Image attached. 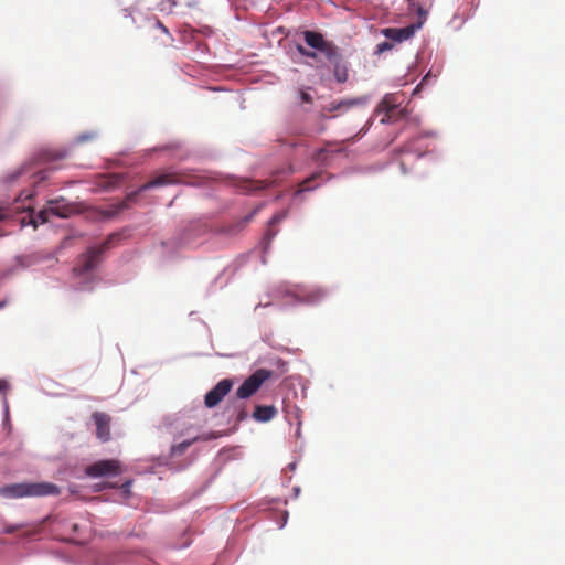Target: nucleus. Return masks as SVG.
Wrapping results in <instances>:
<instances>
[{
    "label": "nucleus",
    "instance_id": "f257e3e1",
    "mask_svg": "<svg viewBox=\"0 0 565 565\" xmlns=\"http://www.w3.org/2000/svg\"><path fill=\"white\" fill-rule=\"evenodd\" d=\"M306 44L312 49L308 50L302 45L297 46V51L307 58L318 60V52L333 67V75L338 83L343 84L349 79V67L344 61L340 47L332 41L326 40L323 34L317 31L306 30L302 32Z\"/></svg>",
    "mask_w": 565,
    "mask_h": 565
},
{
    "label": "nucleus",
    "instance_id": "f03ea898",
    "mask_svg": "<svg viewBox=\"0 0 565 565\" xmlns=\"http://www.w3.org/2000/svg\"><path fill=\"white\" fill-rule=\"evenodd\" d=\"M60 488L52 482H21L0 487V495L8 499H20L26 497L58 495Z\"/></svg>",
    "mask_w": 565,
    "mask_h": 565
},
{
    "label": "nucleus",
    "instance_id": "7ed1b4c3",
    "mask_svg": "<svg viewBox=\"0 0 565 565\" xmlns=\"http://www.w3.org/2000/svg\"><path fill=\"white\" fill-rule=\"evenodd\" d=\"M403 96L398 93L386 94L375 108V114L382 115L381 124H394L406 117L402 108Z\"/></svg>",
    "mask_w": 565,
    "mask_h": 565
},
{
    "label": "nucleus",
    "instance_id": "20e7f679",
    "mask_svg": "<svg viewBox=\"0 0 565 565\" xmlns=\"http://www.w3.org/2000/svg\"><path fill=\"white\" fill-rule=\"evenodd\" d=\"M115 239H118V235L116 234L110 235L100 246L89 248L87 253L83 255L81 263L75 267V273L84 275L93 270L99 263L100 254L109 249Z\"/></svg>",
    "mask_w": 565,
    "mask_h": 565
},
{
    "label": "nucleus",
    "instance_id": "39448f33",
    "mask_svg": "<svg viewBox=\"0 0 565 565\" xmlns=\"http://www.w3.org/2000/svg\"><path fill=\"white\" fill-rule=\"evenodd\" d=\"M274 372L267 369H258L250 376H248L243 384L237 388L236 396L241 399H246L253 396L260 386L269 379Z\"/></svg>",
    "mask_w": 565,
    "mask_h": 565
},
{
    "label": "nucleus",
    "instance_id": "423d86ee",
    "mask_svg": "<svg viewBox=\"0 0 565 565\" xmlns=\"http://www.w3.org/2000/svg\"><path fill=\"white\" fill-rule=\"evenodd\" d=\"M73 213H75V206L66 202L64 198L51 200L47 202V206L39 212L36 220H34V226H36L38 221L41 223L49 222L50 214L66 218L70 217Z\"/></svg>",
    "mask_w": 565,
    "mask_h": 565
},
{
    "label": "nucleus",
    "instance_id": "0eeeda50",
    "mask_svg": "<svg viewBox=\"0 0 565 565\" xmlns=\"http://www.w3.org/2000/svg\"><path fill=\"white\" fill-rule=\"evenodd\" d=\"M120 471V463L116 459L99 460L85 469V473L92 478L117 476Z\"/></svg>",
    "mask_w": 565,
    "mask_h": 565
},
{
    "label": "nucleus",
    "instance_id": "6e6552de",
    "mask_svg": "<svg viewBox=\"0 0 565 565\" xmlns=\"http://www.w3.org/2000/svg\"><path fill=\"white\" fill-rule=\"evenodd\" d=\"M233 381L231 379L221 380L211 391H209L204 398V404L209 408L218 405L223 398L231 392Z\"/></svg>",
    "mask_w": 565,
    "mask_h": 565
},
{
    "label": "nucleus",
    "instance_id": "1a4fd4ad",
    "mask_svg": "<svg viewBox=\"0 0 565 565\" xmlns=\"http://www.w3.org/2000/svg\"><path fill=\"white\" fill-rule=\"evenodd\" d=\"M177 182H178L177 174H174L172 172L162 173V174L156 177L153 180H151V181L145 183L143 185H141L137 191L128 194L127 200L128 201H134L136 199V196L140 192H143V191L149 190L151 188L164 186V185H169V184H174Z\"/></svg>",
    "mask_w": 565,
    "mask_h": 565
},
{
    "label": "nucleus",
    "instance_id": "9d476101",
    "mask_svg": "<svg viewBox=\"0 0 565 565\" xmlns=\"http://www.w3.org/2000/svg\"><path fill=\"white\" fill-rule=\"evenodd\" d=\"M92 418L96 426L97 438L103 443L108 441L110 439V416L106 413L94 412Z\"/></svg>",
    "mask_w": 565,
    "mask_h": 565
},
{
    "label": "nucleus",
    "instance_id": "9b49d317",
    "mask_svg": "<svg viewBox=\"0 0 565 565\" xmlns=\"http://www.w3.org/2000/svg\"><path fill=\"white\" fill-rule=\"evenodd\" d=\"M420 25L416 26L413 24L405 28H386L382 31V33L386 39L395 42H403L411 39L414 35L416 29Z\"/></svg>",
    "mask_w": 565,
    "mask_h": 565
},
{
    "label": "nucleus",
    "instance_id": "f8f14e48",
    "mask_svg": "<svg viewBox=\"0 0 565 565\" xmlns=\"http://www.w3.org/2000/svg\"><path fill=\"white\" fill-rule=\"evenodd\" d=\"M278 411L274 405H257L254 409L253 417L257 422H269L276 415Z\"/></svg>",
    "mask_w": 565,
    "mask_h": 565
},
{
    "label": "nucleus",
    "instance_id": "ddd939ff",
    "mask_svg": "<svg viewBox=\"0 0 565 565\" xmlns=\"http://www.w3.org/2000/svg\"><path fill=\"white\" fill-rule=\"evenodd\" d=\"M327 295L328 292L326 289L321 287H312L301 294V300L310 305H316L322 301Z\"/></svg>",
    "mask_w": 565,
    "mask_h": 565
},
{
    "label": "nucleus",
    "instance_id": "4468645a",
    "mask_svg": "<svg viewBox=\"0 0 565 565\" xmlns=\"http://www.w3.org/2000/svg\"><path fill=\"white\" fill-rule=\"evenodd\" d=\"M364 103H366V98L365 97L343 99V100H340V102H332L327 107V110L328 111H342V110L344 111V110H348L349 108H351L353 106H356V105H360V104H364Z\"/></svg>",
    "mask_w": 565,
    "mask_h": 565
},
{
    "label": "nucleus",
    "instance_id": "2eb2a0df",
    "mask_svg": "<svg viewBox=\"0 0 565 565\" xmlns=\"http://www.w3.org/2000/svg\"><path fill=\"white\" fill-rule=\"evenodd\" d=\"M285 217V214H276L274 215L269 222H268V228L264 235V241L267 243V244H270V242L274 239V237L276 236L277 234V231H274L273 230V226L278 224L279 222H281Z\"/></svg>",
    "mask_w": 565,
    "mask_h": 565
},
{
    "label": "nucleus",
    "instance_id": "dca6fc26",
    "mask_svg": "<svg viewBox=\"0 0 565 565\" xmlns=\"http://www.w3.org/2000/svg\"><path fill=\"white\" fill-rule=\"evenodd\" d=\"M256 212L257 210L253 211L250 214L243 217L237 223L233 224L232 226H228L224 232L231 235L241 232L247 225V223L252 221Z\"/></svg>",
    "mask_w": 565,
    "mask_h": 565
},
{
    "label": "nucleus",
    "instance_id": "f3484780",
    "mask_svg": "<svg viewBox=\"0 0 565 565\" xmlns=\"http://www.w3.org/2000/svg\"><path fill=\"white\" fill-rule=\"evenodd\" d=\"M276 182H277L276 178L271 179L270 181H267V180H265V181H247L246 189L248 191L262 190L269 185H274Z\"/></svg>",
    "mask_w": 565,
    "mask_h": 565
},
{
    "label": "nucleus",
    "instance_id": "a211bd4d",
    "mask_svg": "<svg viewBox=\"0 0 565 565\" xmlns=\"http://www.w3.org/2000/svg\"><path fill=\"white\" fill-rule=\"evenodd\" d=\"M196 440H198V437H195L191 440H184L178 445H173L171 447L170 455L172 457L182 455Z\"/></svg>",
    "mask_w": 565,
    "mask_h": 565
},
{
    "label": "nucleus",
    "instance_id": "6ab92c4d",
    "mask_svg": "<svg viewBox=\"0 0 565 565\" xmlns=\"http://www.w3.org/2000/svg\"><path fill=\"white\" fill-rule=\"evenodd\" d=\"M119 182H120L119 175L111 174L108 177H104L102 179L100 185L104 189L109 190V189L116 188L119 184Z\"/></svg>",
    "mask_w": 565,
    "mask_h": 565
},
{
    "label": "nucleus",
    "instance_id": "aec40b11",
    "mask_svg": "<svg viewBox=\"0 0 565 565\" xmlns=\"http://www.w3.org/2000/svg\"><path fill=\"white\" fill-rule=\"evenodd\" d=\"M318 178V174H312L310 178L303 180L300 184L299 192L313 190L317 185H313L312 182Z\"/></svg>",
    "mask_w": 565,
    "mask_h": 565
},
{
    "label": "nucleus",
    "instance_id": "412c9836",
    "mask_svg": "<svg viewBox=\"0 0 565 565\" xmlns=\"http://www.w3.org/2000/svg\"><path fill=\"white\" fill-rule=\"evenodd\" d=\"M96 137V134L95 132H88V134H82L77 137V141L78 142H85V141H88V140H92Z\"/></svg>",
    "mask_w": 565,
    "mask_h": 565
},
{
    "label": "nucleus",
    "instance_id": "4be33fe9",
    "mask_svg": "<svg viewBox=\"0 0 565 565\" xmlns=\"http://www.w3.org/2000/svg\"><path fill=\"white\" fill-rule=\"evenodd\" d=\"M392 47H393L392 43H390L387 41H384V42L377 44V50L376 51H377V53H383V52H385L387 50H391Z\"/></svg>",
    "mask_w": 565,
    "mask_h": 565
},
{
    "label": "nucleus",
    "instance_id": "5701e85b",
    "mask_svg": "<svg viewBox=\"0 0 565 565\" xmlns=\"http://www.w3.org/2000/svg\"><path fill=\"white\" fill-rule=\"evenodd\" d=\"M299 96H300L301 102L305 104H311L313 100L312 96L305 90H300Z\"/></svg>",
    "mask_w": 565,
    "mask_h": 565
},
{
    "label": "nucleus",
    "instance_id": "b1692460",
    "mask_svg": "<svg viewBox=\"0 0 565 565\" xmlns=\"http://www.w3.org/2000/svg\"><path fill=\"white\" fill-rule=\"evenodd\" d=\"M156 26H157L158 29H160V30H161L163 33H166L167 35L171 36V34H170V32H169L168 28H167V26H164V25H163V23H162L160 20H158V19L156 20Z\"/></svg>",
    "mask_w": 565,
    "mask_h": 565
},
{
    "label": "nucleus",
    "instance_id": "393cba45",
    "mask_svg": "<svg viewBox=\"0 0 565 565\" xmlns=\"http://www.w3.org/2000/svg\"><path fill=\"white\" fill-rule=\"evenodd\" d=\"M413 1V4H417L418 6V12H422V9L424 6H426L428 3L429 0H412Z\"/></svg>",
    "mask_w": 565,
    "mask_h": 565
},
{
    "label": "nucleus",
    "instance_id": "a878e982",
    "mask_svg": "<svg viewBox=\"0 0 565 565\" xmlns=\"http://www.w3.org/2000/svg\"><path fill=\"white\" fill-rule=\"evenodd\" d=\"M8 388V383L3 380H0V394L4 393Z\"/></svg>",
    "mask_w": 565,
    "mask_h": 565
},
{
    "label": "nucleus",
    "instance_id": "bb28decb",
    "mask_svg": "<svg viewBox=\"0 0 565 565\" xmlns=\"http://www.w3.org/2000/svg\"><path fill=\"white\" fill-rule=\"evenodd\" d=\"M66 156L65 152H56L54 156H53V159H62Z\"/></svg>",
    "mask_w": 565,
    "mask_h": 565
},
{
    "label": "nucleus",
    "instance_id": "cd10ccee",
    "mask_svg": "<svg viewBox=\"0 0 565 565\" xmlns=\"http://www.w3.org/2000/svg\"><path fill=\"white\" fill-rule=\"evenodd\" d=\"M6 217L4 211L0 209V222L3 221Z\"/></svg>",
    "mask_w": 565,
    "mask_h": 565
},
{
    "label": "nucleus",
    "instance_id": "c85d7f7f",
    "mask_svg": "<svg viewBox=\"0 0 565 565\" xmlns=\"http://www.w3.org/2000/svg\"><path fill=\"white\" fill-rule=\"evenodd\" d=\"M324 151H326L324 149L318 150L317 158L319 159Z\"/></svg>",
    "mask_w": 565,
    "mask_h": 565
},
{
    "label": "nucleus",
    "instance_id": "c756f323",
    "mask_svg": "<svg viewBox=\"0 0 565 565\" xmlns=\"http://www.w3.org/2000/svg\"><path fill=\"white\" fill-rule=\"evenodd\" d=\"M129 486H130V481H127V482H125V484L122 486V488H124L125 490H127V489L129 488Z\"/></svg>",
    "mask_w": 565,
    "mask_h": 565
},
{
    "label": "nucleus",
    "instance_id": "7c9ffc66",
    "mask_svg": "<svg viewBox=\"0 0 565 565\" xmlns=\"http://www.w3.org/2000/svg\"><path fill=\"white\" fill-rule=\"evenodd\" d=\"M401 168H402L403 172L405 173V172H406V170H405V166H404V163H403V162L401 163Z\"/></svg>",
    "mask_w": 565,
    "mask_h": 565
},
{
    "label": "nucleus",
    "instance_id": "2f4dec72",
    "mask_svg": "<svg viewBox=\"0 0 565 565\" xmlns=\"http://www.w3.org/2000/svg\"><path fill=\"white\" fill-rule=\"evenodd\" d=\"M326 128L322 126L319 131L322 132Z\"/></svg>",
    "mask_w": 565,
    "mask_h": 565
}]
</instances>
